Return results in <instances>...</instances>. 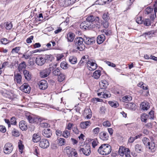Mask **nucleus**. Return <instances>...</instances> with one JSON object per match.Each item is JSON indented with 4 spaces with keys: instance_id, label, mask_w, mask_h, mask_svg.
<instances>
[{
    "instance_id": "obj_1",
    "label": "nucleus",
    "mask_w": 157,
    "mask_h": 157,
    "mask_svg": "<svg viewBox=\"0 0 157 157\" xmlns=\"http://www.w3.org/2000/svg\"><path fill=\"white\" fill-rule=\"evenodd\" d=\"M112 150L111 147L108 144H102L98 150V152L103 155H106L109 154Z\"/></svg>"
},
{
    "instance_id": "obj_2",
    "label": "nucleus",
    "mask_w": 157,
    "mask_h": 157,
    "mask_svg": "<svg viewBox=\"0 0 157 157\" xmlns=\"http://www.w3.org/2000/svg\"><path fill=\"white\" fill-rule=\"evenodd\" d=\"M84 39L81 37L76 38L74 40L75 46L76 48L80 51L83 50L85 48V46L83 44Z\"/></svg>"
},
{
    "instance_id": "obj_3",
    "label": "nucleus",
    "mask_w": 157,
    "mask_h": 157,
    "mask_svg": "<svg viewBox=\"0 0 157 157\" xmlns=\"http://www.w3.org/2000/svg\"><path fill=\"white\" fill-rule=\"evenodd\" d=\"M86 20L89 21L92 24L94 22L96 27L99 28L100 27L99 18L98 17L90 14L87 16Z\"/></svg>"
},
{
    "instance_id": "obj_4",
    "label": "nucleus",
    "mask_w": 157,
    "mask_h": 157,
    "mask_svg": "<svg viewBox=\"0 0 157 157\" xmlns=\"http://www.w3.org/2000/svg\"><path fill=\"white\" fill-rule=\"evenodd\" d=\"M13 149V145L11 143H7L5 144L4 147V152L6 154H9L12 152Z\"/></svg>"
},
{
    "instance_id": "obj_5",
    "label": "nucleus",
    "mask_w": 157,
    "mask_h": 157,
    "mask_svg": "<svg viewBox=\"0 0 157 157\" xmlns=\"http://www.w3.org/2000/svg\"><path fill=\"white\" fill-rule=\"evenodd\" d=\"M52 68L50 67L41 70L40 72V76L42 78L48 77L51 73Z\"/></svg>"
},
{
    "instance_id": "obj_6",
    "label": "nucleus",
    "mask_w": 157,
    "mask_h": 157,
    "mask_svg": "<svg viewBox=\"0 0 157 157\" xmlns=\"http://www.w3.org/2000/svg\"><path fill=\"white\" fill-rule=\"evenodd\" d=\"M39 145L41 148L45 149L48 148L49 146V143L47 140L43 139L40 141Z\"/></svg>"
},
{
    "instance_id": "obj_7",
    "label": "nucleus",
    "mask_w": 157,
    "mask_h": 157,
    "mask_svg": "<svg viewBox=\"0 0 157 157\" xmlns=\"http://www.w3.org/2000/svg\"><path fill=\"white\" fill-rule=\"evenodd\" d=\"M20 89L24 92L29 93L30 92V87L28 84L25 83L20 87Z\"/></svg>"
},
{
    "instance_id": "obj_8",
    "label": "nucleus",
    "mask_w": 157,
    "mask_h": 157,
    "mask_svg": "<svg viewBox=\"0 0 157 157\" xmlns=\"http://www.w3.org/2000/svg\"><path fill=\"white\" fill-rule=\"evenodd\" d=\"M79 151L81 154L82 153L86 156L89 155L91 153L90 148L88 146H86L85 148H80Z\"/></svg>"
},
{
    "instance_id": "obj_9",
    "label": "nucleus",
    "mask_w": 157,
    "mask_h": 157,
    "mask_svg": "<svg viewBox=\"0 0 157 157\" xmlns=\"http://www.w3.org/2000/svg\"><path fill=\"white\" fill-rule=\"evenodd\" d=\"M92 24L89 21L86 20L85 21L82 22L81 23L80 27L82 29H86V28H88L90 27Z\"/></svg>"
},
{
    "instance_id": "obj_10",
    "label": "nucleus",
    "mask_w": 157,
    "mask_h": 157,
    "mask_svg": "<svg viewBox=\"0 0 157 157\" xmlns=\"http://www.w3.org/2000/svg\"><path fill=\"white\" fill-rule=\"evenodd\" d=\"M87 64L88 65V68L90 71H92L95 70L97 67V65L96 63L91 62L90 60H88Z\"/></svg>"
},
{
    "instance_id": "obj_11",
    "label": "nucleus",
    "mask_w": 157,
    "mask_h": 157,
    "mask_svg": "<svg viewBox=\"0 0 157 157\" xmlns=\"http://www.w3.org/2000/svg\"><path fill=\"white\" fill-rule=\"evenodd\" d=\"M39 86L40 89L44 90L48 88V83L45 80H41L39 83Z\"/></svg>"
},
{
    "instance_id": "obj_12",
    "label": "nucleus",
    "mask_w": 157,
    "mask_h": 157,
    "mask_svg": "<svg viewBox=\"0 0 157 157\" xmlns=\"http://www.w3.org/2000/svg\"><path fill=\"white\" fill-rule=\"evenodd\" d=\"M45 63V60L44 57L38 56L36 59V63L39 66H42Z\"/></svg>"
},
{
    "instance_id": "obj_13",
    "label": "nucleus",
    "mask_w": 157,
    "mask_h": 157,
    "mask_svg": "<svg viewBox=\"0 0 157 157\" xmlns=\"http://www.w3.org/2000/svg\"><path fill=\"white\" fill-rule=\"evenodd\" d=\"M84 41L87 45L92 44L95 42V38L94 37L89 38L85 37L84 38Z\"/></svg>"
},
{
    "instance_id": "obj_14",
    "label": "nucleus",
    "mask_w": 157,
    "mask_h": 157,
    "mask_svg": "<svg viewBox=\"0 0 157 157\" xmlns=\"http://www.w3.org/2000/svg\"><path fill=\"white\" fill-rule=\"evenodd\" d=\"M99 137L103 140L106 141L109 139V136L107 132L103 131L100 133Z\"/></svg>"
},
{
    "instance_id": "obj_15",
    "label": "nucleus",
    "mask_w": 157,
    "mask_h": 157,
    "mask_svg": "<svg viewBox=\"0 0 157 157\" xmlns=\"http://www.w3.org/2000/svg\"><path fill=\"white\" fill-rule=\"evenodd\" d=\"M42 134L44 137L49 138L52 135V131L49 128L44 129L42 131Z\"/></svg>"
},
{
    "instance_id": "obj_16",
    "label": "nucleus",
    "mask_w": 157,
    "mask_h": 157,
    "mask_svg": "<svg viewBox=\"0 0 157 157\" xmlns=\"http://www.w3.org/2000/svg\"><path fill=\"white\" fill-rule=\"evenodd\" d=\"M129 151V149L128 148H125L123 146H121L118 150V153L121 156H123L126 152H128Z\"/></svg>"
},
{
    "instance_id": "obj_17",
    "label": "nucleus",
    "mask_w": 157,
    "mask_h": 157,
    "mask_svg": "<svg viewBox=\"0 0 157 157\" xmlns=\"http://www.w3.org/2000/svg\"><path fill=\"white\" fill-rule=\"evenodd\" d=\"M41 135L39 133H34L33 134L32 140L34 143H37L41 140Z\"/></svg>"
},
{
    "instance_id": "obj_18",
    "label": "nucleus",
    "mask_w": 157,
    "mask_h": 157,
    "mask_svg": "<svg viewBox=\"0 0 157 157\" xmlns=\"http://www.w3.org/2000/svg\"><path fill=\"white\" fill-rule=\"evenodd\" d=\"M67 154L69 157H77L78 155L75 149L67 150Z\"/></svg>"
},
{
    "instance_id": "obj_19",
    "label": "nucleus",
    "mask_w": 157,
    "mask_h": 157,
    "mask_svg": "<svg viewBox=\"0 0 157 157\" xmlns=\"http://www.w3.org/2000/svg\"><path fill=\"white\" fill-rule=\"evenodd\" d=\"M23 73L25 79L27 81H30L32 78L31 73L28 71L24 70Z\"/></svg>"
},
{
    "instance_id": "obj_20",
    "label": "nucleus",
    "mask_w": 157,
    "mask_h": 157,
    "mask_svg": "<svg viewBox=\"0 0 157 157\" xmlns=\"http://www.w3.org/2000/svg\"><path fill=\"white\" fill-rule=\"evenodd\" d=\"M14 80L18 84H20L21 82L22 76L19 73L15 74L14 75Z\"/></svg>"
},
{
    "instance_id": "obj_21",
    "label": "nucleus",
    "mask_w": 157,
    "mask_h": 157,
    "mask_svg": "<svg viewBox=\"0 0 157 157\" xmlns=\"http://www.w3.org/2000/svg\"><path fill=\"white\" fill-rule=\"evenodd\" d=\"M98 96H101V98H107L111 96V94L110 93L105 91L98 93Z\"/></svg>"
},
{
    "instance_id": "obj_22",
    "label": "nucleus",
    "mask_w": 157,
    "mask_h": 157,
    "mask_svg": "<svg viewBox=\"0 0 157 157\" xmlns=\"http://www.w3.org/2000/svg\"><path fill=\"white\" fill-rule=\"evenodd\" d=\"M91 124V123L90 121H85L81 122L80 123V127L82 129H85L90 126Z\"/></svg>"
},
{
    "instance_id": "obj_23",
    "label": "nucleus",
    "mask_w": 157,
    "mask_h": 157,
    "mask_svg": "<svg viewBox=\"0 0 157 157\" xmlns=\"http://www.w3.org/2000/svg\"><path fill=\"white\" fill-rule=\"evenodd\" d=\"M99 85L100 88L101 89H105L108 85V83L106 80H102L100 82Z\"/></svg>"
},
{
    "instance_id": "obj_24",
    "label": "nucleus",
    "mask_w": 157,
    "mask_h": 157,
    "mask_svg": "<svg viewBox=\"0 0 157 157\" xmlns=\"http://www.w3.org/2000/svg\"><path fill=\"white\" fill-rule=\"evenodd\" d=\"M125 107L132 110H135L136 108V105L132 102L128 103L125 105Z\"/></svg>"
},
{
    "instance_id": "obj_25",
    "label": "nucleus",
    "mask_w": 157,
    "mask_h": 157,
    "mask_svg": "<svg viewBox=\"0 0 157 157\" xmlns=\"http://www.w3.org/2000/svg\"><path fill=\"white\" fill-rule=\"evenodd\" d=\"M89 56L88 55H85L82 57L80 62L79 64L80 66H82L84 63L87 64V62L89 59Z\"/></svg>"
},
{
    "instance_id": "obj_26",
    "label": "nucleus",
    "mask_w": 157,
    "mask_h": 157,
    "mask_svg": "<svg viewBox=\"0 0 157 157\" xmlns=\"http://www.w3.org/2000/svg\"><path fill=\"white\" fill-rule=\"evenodd\" d=\"M19 126L20 129L22 130H26L27 129V125L25 121H21L20 122Z\"/></svg>"
},
{
    "instance_id": "obj_27",
    "label": "nucleus",
    "mask_w": 157,
    "mask_h": 157,
    "mask_svg": "<svg viewBox=\"0 0 157 157\" xmlns=\"http://www.w3.org/2000/svg\"><path fill=\"white\" fill-rule=\"evenodd\" d=\"M140 107L141 109L144 110H147L149 108L150 106L149 103L147 102H143L141 103Z\"/></svg>"
},
{
    "instance_id": "obj_28",
    "label": "nucleus",
    "mask_w": 157,
    "mask_h": 157,
    "mask_svg": "<svg viewBox=\"0 0 157 157\" xmlns=\"http://www.w3.org/2000/svg\"><path fill=\"white\" fill-rule=\"evenodd\" d=\"M154 13H155V15L153 14H151L150 16V19L152 20H153L155 17H156V13L157 11V0H156L155 2V4L154 5Z\"/></svg>"
},
{
    "instance_id": "obj_29",
    "label": "nucleus",
    "mask_w": 157,
    "mask_h": 157,
    "mask_svg": "<svg viewBox=\"0 0 157 157\" xmlns=\"http://www.w3.org/2000/svg\"><path fill=\"white\" fill-rule=\"evenodd\" d=\"M105 37L104 34L99 35L97 38V42L99 44H101L105 40Z\"/></svg>"
},
{
    "instance_id": "obj_30",
    "label": "nucleus",
    "mask_w": 157,
    "mask_h": 157,
    "mask_svg": "<svg viewBox=\"0 0 157 157\" xmlns=\"http://www.w3.org/2000/svg\"><path fill=\"white\" fill-rule=\"evenodd\" d=\"M135 151L138 153H140L143 151V147L141 144H137L135 146Z\"/></svg>"
},
{
    "instance_id": "obj_31",
    "label": "nucleus",
    "mask_w": 157,
    "mask_h": 157,
    "mask_svg": "<svg viewBox=\"0 0 157 157\" xmlns=\"http://www.w3.org/2000/svg\"><path fill=\"white\" fill-rule=\"evenodd\" d=\"M101 75V71L100 70L95 71L93 73L92 76L95 79H98Z\"/></svg>"
},
{
    "instance_id": "obj_32",
    "label": "nucleus",
    "mask_w": 157,
    "mask_h": 157,
    "mask_svg": "<svg viewBox=\"0 0 157 157\" xmlns=\"http://www.w3.org/2000/svg\"><path fill=\"white\" fill-rule=\"evenodd\" d=\"M43 57H44V59L45 60V62L46 60L51 62L54 59L53 56L51 54L45 55H44Z\"/></svg>"
},
{
    "instance_id": "obj_33",
    "label": "nucleus",
    "mask_w": 157,
    "mask_h": 157,
    "mask_svg": "<svg viewBox=\"0 0 157 157\" xmlns=\"http://www.w3.org/2000/svg\"><path fill=\"white\" fill-rule=\"evenodd\" d=\"M147 145V147H148L151 151L154 152L155 151V144L154 142H150Z\"/></svg>"
},
{
    "instance_id": "obj_34",
    "label": "nucleus",
    "mask_w": 157,
    "mask_h": 157,
    "mask_svg": "<svg viewBox=\"0 0 157 157\" xmlns=\"http://www.w3.org/2000/svg\"><path fill=\"white\" fill-rule=\"evenodd\" d=\"M153 8H151V7H147L145 9V10H144V13L145 14H151L150 15V16L152 14H154L155 15V14L153 13V14H152V13L153 12Z\"/></svg>"
},
{
    "instance_id": "obj_35",
    "label": "nucleus",
    "mask_w": 157,
    "mask_h": 157,
    "mask_svg": "<svg viewBox=\"0 0 157 157\" xmlns=\"http://www.w3.org/2000/svg\"><path fill=\"white\" fill-rule=\"evenodd\" d=\"M132 100V97L131 96L128 95L123 97L122 99V101L124 102L127 103Z\"/></svg>"
},
{
    "instance_id": "obj_36",
    "label": "nucleus",
    "mask_w": 157,
    "mask_h": 157,
    "mask_svg": "<svg viewBox=\"0 0 157 157\" xmlns=\"http://www.w3.org/2000/svg\"><path fill=\"white\" fill-rule=\"evenodd\" d=\"M75 34L71 33H69L67 35V39L68 41L72 42L74 38Z\"/></svg>"
},
{
    "instance_id": "obj_37",
    "label": "nucleus",
    "mask_w": 157,
    "mask_h": 157,
    "mask_svg": "<svg viewBox=\"0 0 157 157\" xmlns=\"http://www.w3.org/2000/svg\"><path fill=\"white\" fill-rule=\"evenodd\" d=\"M69 61L72 64H75L77 62V59L76 57L71 56L69 58Z\"/></svg>"
},
{
    "instance_id": "obj_38",
    "label": "nucleus",
    "mask_w": 157,
    "mask_h": 157,
    "mask_svg": "<svg viewBox=\"0 0 157 157\" xmlns=\"http://www.w3.org/2000/svg\"><path fill=\"white\" fill-rule=\"evenodd\" d=\"M4 26L7 30H10L12 27V25L11 22H7L4 24Z\"/></svg>"
},
{
    "instance_id": "obj_39",
    "label": "nucleus",
    "mask_w": 157,
    "mask_h": 157,
    "mask_svg": "<svg viewBox=\"0 0 157 157\" xmlns=\"http://www.w3.org/2000/svg\"><path fill=\"white\" fill-rule=\"evenodd\" d=\"M70 136V131L65 129L62 133V136L63 137L67 138Z\"/></svg>"
},
{
    "instance_id": "obj_40",
    "label": "nucleus",
    "mask_w": 157,
    "mask_h": 157,
    "mask_svg": "<svg viewBox=\"0 0 157 157\" xmlns=\"http://www.w3.org/2000/svg\"><path fill=\"white\" fill-rule=\"evenodd\" d=\"M26 67L25 62L23 61L20 63L18 67V69L19 71L23 69H25Z\"/></svg>"
},
{
    "instance_id": "obj_41",
    "label": "nucleus",
    "mask_w": 157,
    "mask_h": 157,
    "mask_svg": "<svg viewBox=\"0 0 157 157\" xmlns=\"http://www.w3.org/2000/svg\"><path fill=\"white\" fill-rule=\"evenodd\" d=\"M65 75L61 73V74L58 76V81L59 82H61L65 79Z\"/></svg>"
},
{
    "instance_id": "obj_42",
    "label": "nucleus",
    "mask_w": 157,
    "mask_h": 157,
    "mask_svg": "<svg viewBox=\"0 0 157 157\" xmlns=\"http://www.w3.org/2000/svg\"><path fill=\"white\" fill-rule=\"evenodd\" d=\"M103 19L105 21H108L110 19L109 14L108 13H104L102 16Z\"/></svg>"
},
{
    "instance_id": "obj_43",
    "label": "nucleus",
    "mask_w": 157,
    "mask_h": 157,
    "mask_svg": "<svg viewBox=\"0 0 157 157\" xmlns=\"http://www.w3.org/2000/svg\"><path fill=\"white\" fill-rule=\"evenodd\" d=\"M61 73L60 71V69L57 68L56 69L53 71V74L56 76H59Z\"/></svg>"
},
{
    "instance_id": "obj_44",
    "label": "nucleus",
    "mask_w": 157,
    "mask_h": 157,
    "mask_svg": "<svg viewBox=\"0 0 157 157\" xmlns=\"http://www.w3.org/2000/svg\"><path fill=\"white\" fill-rule=\"evenodd\" d=\"M32 53H31V51L28 53H27V52L25 53L22 55V58H24L25 59H27L32 56Z\"/></svg>"
},
{
    "instance_id": "obj_45",
    "label": "nucleus",
    "mask_w": 157,
    "mask_h": 157,
    "mask_svg": "<svg viewBox=\"0 0 157 157\" xmlns=\"http://www.w3.org/2000/svg\"><path fill=\"white\" fill-rule=\"evenodd\" d=\"M141 36H144L146 39H147V38H150L152 36V34L151 32H149L143 33Z\"/></svg>"
},
{
    "instance_id": "obj_46",
    "label": "nucleus",
    "mask_w": 157,
    "mask_h": 157,
    "mask_svg": "<svg viewBox=\"0 0 157 157\" xmlns=\"http://www.w3.org/2000/svg\"><path fill=\"white\" fill-rule=\"evenodd\" d=\"M21 47H17L15 48H13L11 52V53L12 54L17 53L20 50Z\"/></svg>"
},
{
    "instance_id": "obj_47",
    "label": "nucleus",
    "mask_w": 157,
    "mask_h": 157,
    "mask_svg": "<svg viewBox=\"0 0 157 157\" xmlns=\"http://www.w3.org/2000/svg\"><path fill=\"white\" fill-rule=\"evenodd\" d=\"M100 128L97 127L94 128L92 130V132L95 135H97L99 132L100 130Z\"/></svg>"
},
{
    "instance_id": "obj_48",
    "label": "nucleus",
    "mask_w": 157,
    "mask_h": 157,
    "mask_svg": "<svg viewBox=\"0 0 157 157\" xmlns=\"http://www.w3.org/2000/svg\"><path fill=\"white\" fill-rule=\"evenodd\" d=\"M143 22L144 25L146 26H148L151 25V22L149 19H144L143 21Z\"/></svg>"
},
{
    "instance_id": "obj_49",
    "label": "nucleus",
    "mask_w": 157,
    "mask_h": 157,
    "mask_svg": "<svg viewBox=\"0 0 157 157\" xmlns=\"http://www.w3.org/2000/svg\"><path fill=\"white\" fill-rule=\"evenodd\" d=\"M68 65L65 62H62L60 64V67L63 69H66L68 68Z\"/></svg>"
},
{
    "instance_id": "obj_50",
    "label": "nucleus",
    "mask_w": 157,
    "mask_h": 157,
    "mask_svg": "<svg viewBox=\"0 0 157 157\" xmlns=\"http://www.w3.org/2000/svg\"><path fill=\"white\" fill-rule=\"evenodd\" d=\"M148 116L146 114H143L141 116V120L142 121L146 122Z\"/></svg>"
},
{
    "instance_id": "obj_51",
    "label": "nucleus",
    "mask_w": 157,
    "mask_h": 157,
    "mask_svg": "<svg viewBox=\"0 0 157 157\" xmlns=\"http://www.w3.org/2000/svg\"><path fill=\"white\" fill-rule=\"evenodd\" d=\"M142 142L144 145L146 146H147V145L149 144L148 143H150L149 139L146 137H144L143 139Z\"/></svg>"
},
{
    "instance_id": "obj_52",
    "label": "nucleus",
    "mask_w": 157,
    "mask_h": 157,
    "mask_svg": "<svg viewBox=\"0 0 157 157\" xmlns=\"http://www.w3.org/2000/svg\"><path fill=\"white\" fill-rule=\"evenodd\" d=\"M98 143V142L97 139L93 140L92 142V145L93 148H94L97 146Z\"/></svg>"
},
{
    "instance_id": "obj_53",
    "label": "nucleus",
    "mask_w": 157,
    "mask_h": 157,
    "mask_svg": "<svg viewBox=\"0 0 157 157\" xmlns=\"http://www.w3.org/2000/svg\"><path fill=\"white\" fill-rule=\"evenodd\" d=\"M109 104L112 107H114V108L117 107V105H118V104L117 103V102H115L111 101H109Z\"/></svg>"
},
{
    "instance_id": "obj_54",
    "label": "nucleus",
    "mask_w": 157,
    "mask_h": 157,
    "mask_svg": "<svg viewBox=\"0 0 157 157\" xmlns=\"http://www.w3.org/2000/svg\"><path fill=\"white\" fill-rule=\"evenodd\" d=\"M59 144L61 146L64 145L65 143V140L63 138H60L59 140Z\"/></svg>"
},
{
    "instance_id": "obj_55",
    "label": "nucleus",
    "mask_w": 157,
    "mask_h": 157,
    "mask_svg": "<svg viewBox=\"0 0 157 157\" xmlns=\"http://www.w3.org/2000/svg\"><path fill=\"white\" fill-rule=\"evenodd\" d=\"M103 27L105 28H107L109 25L108 21H104L101 23Z\"/></svg>"
},
{
    "instance_id": "obj_56",
    "label": "nucleus",
    "mask_w": 157,
    "mask_h": 157,
    "mask_svg": "<svg viewBox=\"0 0 157 157\" xmlns=\"http://www.w3.org/2000/svg\"><path fill=\"white\" fill-rule=\"evenodd\" d=\"M1 42L3 44L6 45L9 42V40L6 38H3L1 40Z\"/></svg>"
},
{
    "instance_id": "obj_57",
    "label": "nucleus",
    "mask_w": 157,
    "mask_h": 157,
    "mask_svg": "<svg viewBox=\"0 0 157 157\" xmlns=\"http://www.w3.org/2000/svg\"><path fill=\"white\" fill-rule=\"evenodd\" d=\"M139 86H140V87L144 90H147L148 88V86H146L145 84L143 83L141 85V83H140L138 84Z\"/></svg>"
},
{
    "instance_id": "obj_58",
    "label": "nucleus",
    "mask_w": 157,
    "mask_h": 157,
    "mask_svg": "<svg viewBox=\"0 0 157 157\" xmlns=\"http://www.w3.org/2000/svg\"><path fill=\"white\" fill-rule=\"evenodd\" d=\"M105 62L107 65H108L109 66H110L113 67H116V65L115 64L111 62L107 61H105Z\"/></svg>"
},
{
    "instance_id": "obj_59",
    "label": "nucleus",
    "mask_w": 157,
    "mask_h": 157,
    "mask_svg": "<svg viewBox=\"0 0 157 157\" xmlns=\"http://www.w3.org/2000/svg\"><path fill=\"white\" fill-rule=\"evenodd\" d=\"M13 135L16 137L18 136L19 135V132L15 129H14L12 131Z\"/></svg>"
},
{
    "instance_id": "obj_60",
    "label": "nucleus",
    "mask_w": 157,
    "mask_h": 157,
    "mask_svg": "<svg viewBox=\"0 0 157 157\" xmlns=\"http://www.w3.org/2000/svg\"><path fill=\"white\" fill-rule=\"evenodd\" d=\"M26 118L28 120V121L30 123H32L34 121V119L33 117L30 115L28 116H26Z\"/></svg>"
},
{
    "instance_id": "obj_61",
    "label": "nucleus",
    "mask_w": 157,
    "mask_h": 157,
    "mask_svg": "<svg viewBox=\"0 0 157 157\" xmlns=\"http://www.w3.org/2000/svg\"><path fill=\"white\" fill-rule=\"evenodd\" d=\"M136 21L139 24H141L143 23V21L142 19V17H137L136 19Z\"/></svg>"
},
{
    "instance_id": "obj_62",
    "label": "nucleus",
    "mask_w": 157,
    "mask_h": 157,
    "mask_svg": "<svg viewBox=\"0 0 157 157\" xmlns=\"http://www.w3.org/2000/svg\"><path fill=\"white\" fill-rule=\"evenodd\" d=\"M10 121L12 124L15 125L16 124V119L14 117H13L11 118Z\"/></svg>"
},
{
    "instance_id": "obj_63",
    "label": "nucleus",
    "mask_w": 157,
    "mask_h": 157,
    "mask_svg": "<svg viewBox=\"0 0 157 157\" xmlns=\"http://www.w3.org/2000/svg\"><path fill=\"white\" fill-rule=\"evenodd\" d=\"M87 111L89 113V114L86 115V118L87 119H89L90 118L92 117V115L91 114V110L90 109L85 110V112H86Z\"/></svg>"
},
{
    "instance_id": "obj_64",
    "label": "nucleus",
    "mask_w": 157,
    "mask_h": 157,
    "mask_svg": "<svg viewBox=\"0 0 157 157\" xmlns=\"http://www.w3.org/2000/svg\"><path fill=\"white\" fill-rule=\"evenodd\" d=\"M103 125L105 127H109L111 126V124L109 121H106L103 122Z\"/></svg>"
}]
</instances>
